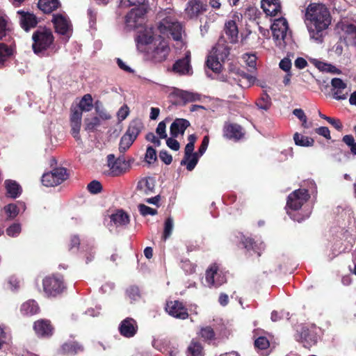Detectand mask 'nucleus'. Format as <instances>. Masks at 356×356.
<instances>
[{
    "mask_svg": "<svg viewBox=\"0 0 356 356\" xmlns=\"http://www.w3.org/2000/svg\"><path fill=\"white\" fill-rule=\"evenodd\" d=\"M229 54V49L224 41H219L212 49L207 60V67L215 72H219L222 63Z\"/></svg>",
    "mask_w": 356,
    "mask_h": 356,
    "instance_id": "obj_5",
    "label": "nucleus"
},
{
    "mask_svg": "<svg viewBox=\"0 0 356 356\" xmlns=\"http://www.w3.org/2000/svg\"><path fill=\"white\" fill-rule=\"evenodd\" d=\"M165 310L170 316L177 318L186 319L188 316L187 309L178 300L168 302Z\"/></svg>",
    "mask_w": 356,
    "mask_h": 356,
    "instance_id": "obj_16",
    "label": "nucleus"
},
{
    "mask_svg": "<svg viewBox=\"0 0 356 356\" xmlns=\"http://www.w3.org/2000/svg\"><path fill=\"white\" fill-rule=\"evenodd\" d=\"M145 139L147 141H149L154 144L156 147H159L161 145V140L158 138L155 134L152 132H149L146 134Z\"/></svg>",
    "mask_w": 356,
    "mask_h": 356,
    "instance_id": "obj_61",
    "label": "nucleus"
},
{
    "mask_svg": "<svg viewBox=\"0 0 356 356\" xmlns=\"http://www.w3.org/2000/svg\"><path fill=\"white\" fill-rule=\"evenodd\" d=\"M200 157V156L198 155V153L195 152L190 154L188 157L184 155V159L181 161V165H186L187 170L191 171L195 168Z\"/></svg>",
    "mask_w": 356,
    "mask_h": 356,
    "instance_id": "obj_36",
    "label": "nucleus"
},
{
    "mask_svg": "<svg viewBox=\"0 0 356 356\" xmlns=\"http://www.w3.org/2000/svg\"><path fill=\"white\" fill-rule=\"evenodd\" d=\"M129 108L127 105H123L118 111L117 117L119 121H122L128 116Z\"/></svg>",
    "mask_w": 356,
    "mask_h": 356,
    "instance_id": "obj_59",
    "label": "nucleus"
},
{
    "mask_svg": "<svg viewBox=\"0 0 356 356\" xmlns=\"http://www.w3.org/2000/svg\"><path fill=\"white\" fill-rule=\"evenodd\" d=\"M80 253L83 259H85L86 264H89L95 258V248L90 244L83 245Z\"/></svg>",
    "mask_w": 356,
    "mask_h": 356,
    "instance_id": "obj_31",
    "label": "nucleus"
},
{
    "mask_svg": "<svg viewBox=\"0 0 356 356\" xmlns=\"http://www.w3.org/2000/svg\"><path fill=\"white\" fill-rule=\"evenodd\" d=\"M137 322L132 318H127L121 321L119 325L120 334L126 338H131L138 331Z\"/></svg>",
    "mask_w": 356,
    "mask_h": 356,
    "instance_id": "obj_17",
    "label": "nucleus"
},
{
    "mask_svg": "<svg viewBox=\"0 0 356 356\" xmlns=\"http://www.w3.org/2000/svg\"><path fill=\"white\" fill-rule=\"evenodd\" d=\"M5 187L8 195L13 198H16L21 194V187L15 181L6 180Z\"/></svg>",
    "mask_w": 356,
    "mask_h": 356,
    "instance_id": "obj_30",
    "label": "nucleus"
},
{
    "mask_svg": "<svg viewBox=\"0 0 356 356\" xmlns=\"http://www.w3.org/2000/svg\"><path fill=\"white\" fill-rule=\"evenodd\" d=\"M261 7L267 15L272 17L277 15L282 9L280 0H261Z\"/></svg>",
    "mask_w": 356,
    "mask_h": 356,
    "instance_id": "obj_23",
    "label": "nucleus"
},
{
    "mask_svg": "<svg viewBox=\"0 0 356 356\" xmlns=\"http://www.w3.org/2000/svg\"><path fill=\"white\" fill-rule=\"evenodd\" d=\"M13 54V49L12 47H8L3 43H0V64H3V62Z\"/></svg>",
    "mask_w": 356,
    "mask_h": 356,
    "instance_id": "obj_40",
    "label": "nucleus"
},
{
    "mask_svg": "<svg viewBox=\"0 0 356 356\" xmlns=\"http://www.w3.org/2000/svg\"><path fill=\"white\" fill-rule=\"evenodd\" d=\"M270 29L276 45L280 47L284 46V39L290 33L287 20L284 17L276 19L271 24Z\"/></svg>",
    "mask_w": 356,
    "mask_h": 356,
    "instance_id": "obj_6",
    "label": "nucleus"
},
{
    "mask_svg": "<svg viewBox=\"0 0 356 356\" xmlns=\"http://www.w3.org/2000/svg\"><path fill=\"white\" fill-rule=\"evenodd\" d=\"M4 210L10 219L15 218L19 211L18 206L15 204H8L4 207Z\"/></svg>",
    "mask_w": 356,
    "mask_h": 356,
    "instance_id": "obj_46",
    "label": "nucleus"
},
{
    "mask_svg": "<svg viewBox=\"0 0 356 356\" xmlns=\"http://www.w3.org/2000/svg\"><path fill=\"white\" fill-rule=\"evenodd\" d=\"M206 282L209 287H218L226 282V278L221 271H219L216 264H212L206 271Z\"/></svg>",
    "mask_w": 356,
    "mask_h": 356,
    "instance_id": "obj_12",
    "label": "nucleus"
},
{
    "mask_svg": "<svg viewBox=\"0 0 356 356\" xmlns=\"http://www.w3.org/2000/svg\"><path fill=\"white\" fill-rule=\"evenodd\" d=\"M17 14L19 16L20 26L24 31H29L36 26L38 20L34 14L24 10H18Z\"/></svg>",
    "mask_w": 356,
    "mask_h": 356,
    "instance_id": "obj_19",
    "label": "nucleus"
},
{
    "mask_svg": "<svg viewBox=\"0 0 356 356\" xmlns=\"http://www.w3.org/2000/svg\"><path fill=\"white\" fill-rule=\"evenodd\" d=\"M8 19L3 10L0 9V40L6 37L8 30Z\"/></svg>",
    "mask_w": 356,
    "mask_h": 356,
    "instance_id": "obj_43",
    "label": "nucleus"
},
{
    "mask_svg": "<svg viewBox=\"0 0 356 356\" xmlns=\"http://www.w3.org/2000/svg\"><path fill=\"white\" fill-rule=\"evenodd\" d=\"M88 189L91 193H98L102 191V184L99 181L94 180L88 185Z\"/></svg>",
    "mask_w": 356,
    "mask_h": 356,
    "instance_id": "obj_58",
    "label": "nucleus"
},
{
    "mask_svg": "<svg viewBox=\"0 0 356 356\" xmlns=\"http://www.w3.org/2000/svg\"><path fill=\"white\" fill-rule=\"evenodd\" d=\"M243 59L249 67L251 69H255L257 57L254 54H245L243 56Z\"/></svg>",
    "mask_w": 356,
    "mask_h": 356,
    "instance_id": "obj_54",
    "label": "nucleus"
},
{
    "mask_svg": "<svg viewBox=\"0 0 356 356\" xmlns=\"http://www.w3.org/2000/svg\"><path fill=\"white\" fill-rule=\"evenodd\" d=\"M315 65L321 71L330 72L332 74H340L341 71L335 66L321 61H316Z\"/></svg>",
    "mask_w": 356,
    "mask_h": 356,
    "instance_id": "obj_39",
    "label": "nucleus"
},
{
    "mask_svg": "<svg viewBox=\"0 0 356 356\" xmlns=\"http://www.w3.org/2000/svg\"><path fill=\"white\" fill-rule=\"evenodd\" d=\"M92 107V96L90 94H86L81 99L79 106L71 108V134L76 140H81L79 131L81 126L82 113L91 111Z\"/></svg>",
    "mask_w": 356,
    "mask_h": 356,
    "instance_id": "obj_3",
    "label": "nucleus"
},
{
    "mask_svg": "<svg viewBox=\"0 0 356 356\" xmlns=\"http://www.w3.org/2000/svg\"><path fill=\"white\" fill-rule=\"evenodd\" d=\"M225 32L229 38L231 42H236L238 40V31L234 20H228L225 24Z\"/></svg>",
    "mask_w": 356,
    "mask_h": 356,
    "instance_id": "obj_26",
    "label": "nucleus"
},
{
    "mask_svg": "<svg viewBox=\"0 0 356 356\" xmlns=\"http://www.w3.org/2000/svg\"><path fill=\"white\" fill-rule=\"evenodd\" d=\"M207 10V5L200 0L189 1L185 8V15L189 19L197 18Z\"/></svg>",
    "mask_w": 356,
    "mask_h": 356,
    "instance_id": "obj_14",
    "label": "nucleus"
},
{
    "mask_svg": "<svg viewBox=\"0 0 356 356\" xmlns=\"http://www.w3.org/2000/svg\"><path fill=\"white\" fill-rule=\"evenodd\" d=\"M176 95L180 97L185 103L200 100V95L193 92L177 90L176 91Z\"/></svg>",
    "mask_w": 356,
    "mask_h": 356,
    "instance_id": "obj_34",
    "label": "nucleus"
},
{
    "mask_svg": "<svg viewBox=\"0 0 356 356\" xmlns=\"http://www.w3.org/2000/svg\"><path fill=\"white\" fill-rule=\"evenodd\" d=\"M332 91L336 99H345L350 91L347 83L339 78H334L331 80Z\"/></svg>",
    "mask_w": 356,
    "mask_h": 356,
    "instance_id": "obj_15",
    "label": "nucleus"
},
{
    "mask_svg": "<svg viewBox=\"0 0 356 356\" xmlns=\"http://www.w3.org/2000/svg\"><path fill=\"white\" fill-rule=\"evenodd\" d=\"M298 340L300 341L304 347L309 348L316 343L317 337L313 332L307 328L302 327Z\"/></svg>",
    "mask_w": 356,
    "mask_h": 356,
    "instance_id": "obj_25",
    "label": "nucleus"
},
{
    "mask_svg": "<svg viewBox=\"0 0 356 356\" xmlns=\"http://www.w3.org/2000/svg\"><path fill=\"white\" fill-rule=\"evenodd\" d=\"M174 227L173 219L171 217H169L166 219L165 222L164 226V232H163V238L166 240L172 234V229Z\"/></svg>",
    "mask_w": 356,
    "mask_h": 356,
    "instance_id": "obj_45",
    "label": "nucleus"
},
{
    "mask_svg": "<svg viewBox=\"0 0 356 356\" xmlns=\"http://www.w3.org/2000/svg\"><path fill=\"white\" fill-rule=\"evenodd\" d=\"M147 13L146 6H140L131 10L126 16V24L131 29H136L140 26L143 17Z\"/></svg>",
    "mask_w": 356,
    "mask_h": 356,
    "instance_id": "obj_13",
    "label": "nucleus"
},
{
    "mask_svg": "<svg viewBox=\"0 0 356 356\" xmlns=\"http://www.w3.org/2000/svg\"><path fill=\"white\" fill-rule=\"evenodd\" d=\"M342 140L350 147L351 153L356 155V143L353 136L352 135H346L343 137Z\"/></svg>",
    "mask_w": 356,
    "mask_h": 356,
    "instance_id": "obj_48",
    "label": "nucleus"
},
{
    "mask_svg": "<svg viewBox=\"0 0 356 356\" xmlns=\"http://www.w3.org/2000/svg\"><path fill=\"white\" fill-rule=\"evenodd\" d=\"M54 24L56 32L59 34L65 35L67 38L72 31V24L65 13H60L54 15L51 19Z\"/></svg>",
    "mask_w": 356,
    "mask_h": 356,
    "instance_id": "obj_9",
    "label": "nucleus"
},
{
    "mask_svg": "<svg viewBox=\"0 0 356 356\" xmlns=\"http://www.w3.org/2000/svg\"><path fill=\"white\" fill-rule=\"evenodd\" d=\"M242 127L237 124H225L223 128V136L229 139L238 140L243 136Z\"/></svg>",
    "mask_w": 356,
    "mask_h": 356,
    "instance_id": "obj_21",
    "label": "nucleus"
},
{
    "mask_svg": "<svg viewBox=\"0 0 356 356\" xmlns=\"http://www.w3.org/2000/svg\"><path fill=\"white\" fill-rule=\"evenodd\" d=\"M187 356H203L201 344L195 341H191L188 347Z\"/></svg>",
    "mask_w": 356,
    "mask_h": 356,
    "instance_id": "obj_38",
    "label": "nucleus"
},
{
    "mask_svg": "<svg viewBox=\"0 0 356 356\" xmlns=\"http://www.w3.org/2000/svg\"><path fill=\"white\" fill-rule=\"evenodd\" d=\"M95 108L97 114L102 120H107L111 119V115L98 102L95 104Z\"/></svg>",
    "mask_w": 356,
    "mask_h": 356,
    "instance_id": "obj_49",
    "label": "nucleus"
},
{
    "mask_svg": "<svg viewBox=\"0 0 356 356\" xmlns=\"http://www.w3.org/2000/svg\"><path fill=\"white\" fill-rule=\"evenodd\" d=\"M32 49L37 55H44L51 47L54 37L51 31L45 27L38 28L32 35Z\"/></svg>",
    "mask_w": 356,
    "mask_h": 356,
    "instance_id": "obj_4",
    "label": "nucleus"
},
{
    "mask_svg": "<svg viewBox=\"0 0 356 356\" xmlns=\"http://www.w3.org/2000/svg\"><path fill=\"white\" fill-rule=\"evenodd\" d=\"M137 47L140 51H147L151 59L155 63L164 61L170 52L166 41L161 38H154L152 28L140 31L136 39Z\"/></svg>",
    "mask_w": 356,
    "mask_h": 356,
    "instance_id": "obj_2",
    "label": "nucleus"
},
{
    "mask_svg": "<svg viewBox=\"0 0 356 356\" xmlns=\"http://www.w3.org/2000/svg\"><path fill=\"white\" fill-rule=\"evenodd\" d=\"M145 158L148 163H154L157 158L156 150L151 146L147 147Z\"/></svg>",
    "mask_w": 356,
    "mask_h": 356,
    "instance_id": "obj_53",
    "label": "nucleus"
},
{
    "mask_svg": "<svg viewBox=\"0 0 356 356\" xmlns=\"http://www.w3.org/2000/svg\"><path fill=\"white\" fill-rule=\"evenodd\" d=\"M134 140L125 134L122 136L120 139L119 150L120 152H124L127 151L131 145L133 144Z\"/></svg>",
    "mask_w": 356,
    "mask_h": 356,
    "instance_id": "obj_42",
    "label": "nucleus"
},
{
    "mask_svg": "<svg viewBox=\"0 0 356 356\" xmlns=\"http://www.w3.org/2000/svg\"><path fill=\"white\" fill-rule=\"evenodd\" d=\"M155 181L152 177L140 179L137 184L136 191L140 196H147L154 193Z\"/></svg>",
    "mask_w": 356,
    "mask_h": 356,
    "instance_id": "obj_18",
    "label": "nucleus"
},
{
    "mask_svg": "<svg viewBox=\"0 0 356 356\" xmlns=\"http://www.w3.org/2000/svg\"><path fill=\"white\" fill-rule=\"evenodd\" d=\"M255 346L261 350H265L269 346L268 340L264 337H260L254 341Z\"/></svg>",
    "mask_w": 356,
    "mask_h": 356,
    "instance_id": "obj_56",
    "label": "nucleus"
},
{
    "mask_svg": "<svg viewBox=\"0 0 356 356\" xmlns=\"http://www.w3.org/2000/svg\"><path fill=\"white\" fill-rule=\"evenodd\" d=\"M342 31L345 36V40L352 44L356 45V26L351 24H345L342 25Z\"/></svg>",
    "mask_w": 356,
    "mask_h": 356,
    "instance_id": "obj_28",
    "label": "nucleus"
},
{
    "mask_svg": "<svg viewBox=\"0 0 356 356\" xmlns=\"http://www.w3.org/2000/svg\"><path fill=\"white\" fill-rule=\"evenodd\" d=\"M146 1L147 0H121L120 6L123 8H128L137 5L145 6Z\"/></svg>",
    "mask_w": 356,
    "mask_h": 356,
    "instance_id": "obj_50",
    "label": "nucleus"
},
{
    "mask_svg": "<svg viewBox=\"0 0 356 356\" xmlns=\"http://www.w3.org/2000/svg\"><path fill=\"white\" fill-rule=\"evenodd\" d=\"M316 133L320 136L325 137L326 139H330V132L327 127H321L316 129Z\"/></svg>",
    "mask_w": 356,
    "mask_h": 356,
    "instance_id": "obj_62",
    "label": "nucleus"
},
{
    "mask_svg": "<svg viewBox=\"0 0 356 356\" xmlns=\"http://www.w3.org/2000/svg\"><path fill=\"white\" fill-rule=\"evenodd\" d=\"M190 126V122L183 118H177L170 126V134L172 137H177L179 134L183 135L185 130Z\"/></svg>",
    "mask_w": 356,
    "mask_h": 356,
    "instance_id": "obj_24",
    "label": "nucleus"
},
{
    "mask_svg": "<svg viewBox=\"0 0 356 356\" xmlns=\"http://www.w3.org/2000/svg\"><path fill=\"white\" fill-rule=\"evenodd\" d=\"M128 297L134 301L138 300L140 298L139 289L137 286H131L127 290Z\"/></svg>",
    "mask_w": 356,
    "mask_h": 356,
    "instance_id": "obj_55",
    "label": "nucleus"
},
{
    "mask_svg": "<svg viewBox=\"0 0 356 356\" xmlns=\"http://www.w3.org/2000/svg\"><path fill=\"white\" fill-rule=\"evenodd\" d=\"M67 177V170L64 168H58L50 172L44 173L42 177V183L45 186L52 187L61 184Z\"/></svg>",
    "mask_w": 356,
    "mask_h": 356,
    "instance_id": "obj_8",
    "label": "nucleus"
},
{
    "mask_svg": "<svg viewBox=\"0 0 356 356\" xmlns=\"http://www.w3.org/2000/svg\"><path fill=\"white\" fill-rule=\"evenodd\" d=\"M138 210L140 213L143 216L148 215L154 216L157 213V211L156 209L147 207L143 204H140L138 205Z\"/></svg>",
    "mask_w": 356,
    "mask_h": 356,
    "instance_id": "obj_52",
    "label": "nucleus"
},
{
    "mask_svg": "<svg viewBox=\"0 0 356 356\" xmlns=\"http://www.w3.org/2000/svg\"><path fill=\"white\" fill-rule=\"evenodd\" d=\"M166 124L164 121L160 122L156 129V132L159 138L164 139L167 138Z\"/></svg>",
    "mask_w": 356,
    "mask_h": 356,
    "instance_id": "obj_57",
    "label": "nucleus"
},
{
    "mask_svg": "<svg viewBox=\"0 0 356 356\" xmlns=\"http://www.w3.org/2000/svg\"><path fill=\"white\" fill-rule=\"evenodd\" d=\"M309 198V195L306 189H298L291 193L287 200L286 205L292 210H298L301 208Z\"/></svg>",
    "mask_w": 356,
    "mask_h": 356,
    "instance_id": "obj_10",
    "label": "nucleus"
},
{
    "mask_svg": "<svg viewBox=\"0 0 356 356\" xmlns=\"http://www.w3.org/2000/svg\"><path fill=\"white\" fill-rule=\"evenodd\" d=\"M39 307L35 301L29 300L21 306V312L25 315H33L38 312Z\"/></svg>",
    "mask_w": 356,
    "mask_h": 356,
    "instance_id": "obj_35",
    "label": "nucleus"
},
{
    "mask_svg": "<svg viewBox=\"0 0 356 356\" xmlns=\"http://www.w3.org/2000/svg\"><path fill=\"white\" fill-rule=\"evenodd\" d=\"M142 127L143 125L140 121L133 120L130 122L125 134L135 140L140 134Z\"/></svg>",
    "mask_w": 356,
    "mask_h": 356,
    "instance_id": "obj_33",
    "label": "nucleus"
},
{
    "mask_svg": "<svg viewBox=\"0 0 356 356\" xmlns=\"http://www.w3.org/2000/svg\"><path fill=\"white\" fill-rule=\"evenodd\" d=\"M209 142V138L208 136H205L202 140V144L198 149V155L202 156L206 152Z\"/></svg>",
    "mask_w": 356,
    "mask_h": 356,
    "instance_id": "obj_60",
    "label": "nucleus"
},
{
    "mask_svg": "<svg viewBox=\"0 0 356 356\" xmlns=\"http://www.w3.org/2000/svg\"><path fill=\"white\" fill-rule=\"evenodd\" d=\"M159 157L161 160L167 165L171 163L172 161V157L170 154H169L166 151H161L159 154Z\"/></svg>",
    "mask_w": 356,
    "mask_h": 356,
    "instance_id": "obj_64",
    "label": "nucleus"
},
{
    "mask_svg": "<svg viewBox=\"0 0 356 356\" xmlns=\"http://www.w3.org/2000/svg\"><path fill=\"white\" fill-rule=\"evenodd\" d=\"M111 220L117 226L126 225L129 222V217L127 213L122 210L111 216Z\"/></svg>",
    "mask_w": 356,
    "mask_h": 356,
    "instance_id": "obj_32",
    "label": "nucleus"
},
{
    "mask_svg": "<svg viewBox=\"0 0 356 356\" xmlns=\"http://www.w3.org/2000/svg\"><path fill=\"white\" fill-rule=\"evenodd\" d=\"M305 24L310 39L321 44L331 24L328 9L321 3H310L306 10Z\"/></svg>",
    "mask_w": 356,
    "mask_h": 356,
    "instance_id": "obj_1",
    "label": "nucleus"
},
{
    "mask_svg": "<svg viewBox=\"0 0 356 356\" xmlns=\"http://www.w3.org/2000/svg\"><path fill=\"white\" fill-rule=\"evenodd\" d=\"M21 231V225L19 223H14L6 229V234L10 237H17Z\"/></svg>",
    "mask_w": 356,
    "mask_h": 356,
    "instance_id": "obj_47",
    "label": "nucleus"
},
{
    "mask_svg": "<svg viewBox=\"0 0 356 356\" xmlns=\"http://www.w3.org/2000/svg\"><path fill=\"white\" fill-rule=\"evenodd\" d=\"M200 334L201 337L206 340H211L215 337L214 331L210 326L202 327L200 330Z\"/></svg>",
    "mask_w": 356,
    "mask_h": 356,
    "instance_id": "obj_51",
    "label": "nucleus"
},
{
    "mask_svg": "<svg viewBox=\"0 0 356 356\" xmlns=\"http://www.w3.org/2000/svg\"><path fill=\"white\" fill-rule=\"evenodd\" d=\"M100 125L99 117L85 119V129L86 131H93L96 127Z\"/></svg>",
    "mask_w": 356,
    "mask_h": 356,
    "instance_id": "obj_44",
    "label": "nucleus"
},
{
    "mask_svg": "<svg viewBox=\"0 0 356 356\" xmlns=\"http://www.w3.org/2000/svg\"><path fill=\"white\" fill-rule=\"evenodd\" d=\"M270 105L271 99L270 96L266 93H264L259 101L257 102V106L258 108L264 111H267L270 108Z\"/></svg>",
    "mask_w": 356,
    "mask_h": 356,
    "instance_id": "obj_41",
    "label": "nucleus"
},
{
    "mask_svg": "<svg viewBox=\"0 0 356 356\" xmlns=\"http://www.w3.org/2000/svg\"><path fill=\"white\" fill-rule=\"evenodd\" d=\"M280 67L286 72H289L291 67V60L288 58H283L280 63Z\"/></svg>",
    "mask_w": 356,
    "mask_h": 356,
    "instance_id": "obj_63",
    "label": "nucleus"
},
{
    "mask_svg": "<svg viewBox=\"0 0 356 356\" xmlns=\"http://www.w3.org/2000/svg\"><path fill=\"white\" fill-rule=\"evenodd\" d=\"M65 289L63 280L54 276L46 277L43 280L44 291L49 296H56Z\"/></svg>",
    "mask_w": 356,
    "mask_h": 356,
    "instance_id": "obj_11",
    "label": "nucleus"
},
{
    "mask_svg": "<svg viewBox=\"0 0 356 356\" xmlns=\"http://www.w3.org/2000/svg\"><path fill=\"white\" fill-rule=\"evenodd\" d=\"M35 334L40 337H49L52 335L54 327L48 320L40 319L34 323Z\"/></svg>",
    "mask_w": 356,
    "mask_h": 356,
    "instance_id": "obj_20",
    "label": "nucleus"
},
{
    "mask_svg": "<svg viewBox=\"0 0 356 356\" xmlns=\"http://www.w3.org/2000/svg\"><path fill=\"white\" fill-rule=\"evenodd\" d=\"M190 52H187L185 57L179 59L173 65V72L179 74H191L192 68L190 65Z\"/></svg>",
    "mask_w": 356,
    "mask_h": 356,
    "instance_id": "obj_22",
    "label": "nucleus"
},
{
    "mask_svg": "<svg viewBox=\"0 0 356 356\" xmlns=\"http://www.w3.org/2000/svg\"><path fill=\"white\" fill-rule=\"evenodd\" d=\"M159 29L163 34L171 35L176 41L182 40V26L180 23L170 17L163 19L159 25Z\"/></svg>",
    "mask_w": 356,
    "mask_h": 356,
    "instance_id": "obj_7",
    "label": "nucleus"
},
{
    "mask_svg": "<svg viewBox=\"0 0 356 356\" xmlns=\"http://www.w3.org/2000/svg\"><path fill=\"white\" fill-rule=\"evenodd\" d=\"M60 6L58 0H39L38 8L44 13H49Z\"/></svg>",
    "mask_w": 356,
    "mask_h": 356,
    "instance_id": "obj_29",
    "label": "nucleus"
},
{
    "mask_svg": "<svg viewBox=\"0 0 356 356\" xmlns=\"http://www.w3.org/2000/svg\"><path fill=\"white\" fill-rule=\"evenodd\" d=\"M295 143L297 145L302 147H310L314 145V140L308 136H305L298 133H296L293 136Z\"/></svg>",
    "mask_w": 356,
    "mask_h": 356,
    "instance_id": "obj_37",
    "label": "nucleus"
},
{
    "mask_svg": "<svg viewBox=\"0 0 356 356\" xmlns=\"http://www.w3.org/2000/svg\"><path fill=\"white\" fill-rule=\"evenodd\" d=\"M108 166L110 168L111 173L113 175H119L125 172L126 168L120 165V161L115 159L113 154H109L107 156Z\"/></svg>",
    "mask_w": 356,
    "mask_h": 356,
    "instance_id": "obj_27",
    "label": "nucleus"
}]
</instances>
